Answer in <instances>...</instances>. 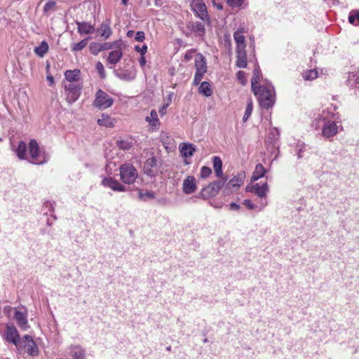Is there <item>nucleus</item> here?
I'll return each instance as SVG.
<instances>
[{
  "label": "nucleus",
  "mask_w": 359,
  "mask_h": 359,
  "mask_svg": "<svg viewBox=\"0 0 359 359\" xmlns=\"http://www.w3.org/2000/svg\"><path fill=\"white\" fill-rule=\"evenodd\" d=\"M258 95L257 99L262 108L268 109L275 102L274 88L271 84L259 86L257 88Z\"/></svg>",
  "instance_id": "f257e3e1"
},
{
  "label": "nucleus",
  "mask_w": 359,
  "mask_h": 359,
  "mask_svg": "<svg viewBox=\"0 0 359 359\" xmlns=\"http://www.w3.org/2000/svg\"><path fill=\"white\" fill-rule=\"evenodd\" d=\"M121 180L126 184H132L138 177L137 169L130 163H126L119 167Z\"/></svg>",
  "instance_id": "f03ea898"
},
{
  "label": "nucleus",
  "mask_w": 359,
  "mask_h": 359,
  "mask_svg": "<svg viewBox=\"0 0 359 359\" xmlns=\"http://www.w3.org/2000/svg\"><path fill=\"white\" fill-rule=\"evenodd\" d=\"M227 177H222L219 180L210 183L207 187L202 189L200 195L204 199L215 196L227 182Z\"/></svg>",
  "instance_id": "7ed1b4c3"
},
{
  "label": "nucleus",
  "mask_w": 359,
  "mask_h": 359,
  "mask_svg": "<svg viewBox=\"0 0 359 359\" xmlns=\"http://www.w3.org/2000/svg\"><path fill=\"white\" fill-rule=\"evenodd\" d=\"M114 103V99L106 92L99 89L95 96L93 106L100 110L110 107Z\"/></svg>",
  "instance_id": "20e7f679"
},
{
  "label": "nucleus",
  "mask_w": 359,
  "mask_h": 359,
  "mask_svg": "<svg viewBox=\"0 0 359 359\" xmlns=\"http://www.w3.org/2000/svg\"><path fill=\"white\" fill-rule=\"evenodd\" d=\"M66 100L72 104L76 102L81 95L82 85L79 83H67L64 84Z\"/></svg>",
  "instance_id": "39448f33"
},
{
  "label": "nucleus",
  "mask_w": 359,
  "mask_h": 359,
  "mask_svg": "<svg viewBox=\"0 0 359 359\" xmlns=\"http://www.w3.org/2000/svg\"><path fill=\"white\" fill-rule=\"evenodd\" d=\"M29 153L32 158L29 161V163L40 165L47 162L44 154H41L39 144L34 139H32L29 143Z\"/></svg>",
  "instance_id": "423d86ee"
},
{
  "label": "nucleus",
  "mask_w": 359,
  "mask_h": 359,
  "mask_svg": "<svg viewBox=\"0 0 359 359\" xmlns=\"http://www.w3.org/2000/svg\"><path fill=\"white\" fill-rule=\"evenodd\" d=\"M4 337L6 341L14 344L17 348L20 346V334L14 325L10 324L6 325Z\"/></svg>",
  "instance_id": "0eeeda50"
},
{
  "label": "nucleus",
  "mask_w": 359,
  "mask_h": 359,
  "mask_svg": "<svg viewBox=\"0 0 359 359\" xmlns=\"http://www.w3.org/2000/svg\"><path fill=\"white\" fill-rule=\"evenodd\" d=\"M20 344H22L26 348L27 353L32 356H36L39 354V348L33 338L28 334L25 335L22 339Z\"/></svg>",
  "instance_id": "6e6552de"
},
{
  "label": "nucleus",
  "mask_w": 359,
  "mask_h": 359,
  "mask_svg": "<svg viewBox=\"0 0 359 359\" xmlns=\"http://www.w3.org/2000/svg\"><path fill=\"white\" fill-rule=\"evenodd\" d=\"M194 11L196 15L201 19L203 22L209 23L208 14L206 9L205 4L202 0H196L192 4Z\"/></svg>",
  "instance_id": "1a4fd4ad"
},
{
  "label": "nucleus",
  "mask_w": 359,
  "mask_h": 359,
  "mask_svg": "<svg viewBox=\"0 0 359 359\" xmlns=\"http://www.w3.org/2000/svg\"><path fill=\"white\" fill-rule=\"evenodd\" d=\"M245 190L247 192L255 194L260 198H266L269 192V186L266 182L261 186L258 183H256L255 184L248 185Z\"/></svg>",
  "instance_id": "9d476101"
},
{
  "label": "nucleus",
  "mask_w": 359,
  "mask_h": 359,
  "mask_svg": "<svg viewBox=\"0 0 359 359\" xmlns=\"http://www.w3.org/2000/svg\"><path fill=\"white\" fill-rule=\"evenodd\" d=\"M14 319L16 320L18 325L22 330H27L29 328L27 320V311L21 312L15 310L14 313Z\"/></svg>",
  "instance_id": "9b49d317"
},
{
  "label": "nucleus",
  "mask_w": 359,
  "mask_h": 359,
  "mask_svg": "<svg viewBox=\"0 0 359 359\" xmlns=\"http://www.w3.org/2000/svg\"><path fill=\"white\" fill-rule=\"evenodd\" d=\"M102 184L104 187H109L114 191L121 192L126 191V187L124 185L111 177H104L102 181Z\"/></svg>",
  "instance_id": "f8f14e48"
},
{
  "label": "nucleus",
  "mask_w": 359,
  "mask_h": 359,
  "mask_svg": "<svg viewBox=\"0 0 359 359\" xmlns=\"http://www.w3.org/2000/svg\"><path fill=\"white\" fill-rule=\"evenodd\" d=\"M338 133V126L334 121H327L325 123L322 134L326 138L334 137Z\"/></svg>",
  "instance_id": "ddd939ff"
},
{
  "label": "nucleus",
  "mask_w": 359,
  "mask_h": 359,
  "mask_svg": "<svg viewBox=\"0 0 359 359\" xmlns=\"http://www.w3.org/2000/svg\"><path fill=\"white\" fill-rule=\"evenodd\" d=\"M157 166V159L155 157L148 158L144 165V171L146 175L150 177L155 176L157 171L154 168Z\"/></svg>",
  "instance_id": "4468645a"
},
{
  "label": "nucleus",
  "mask_w": 359,
  "mask_h": 359,
  "mask_svg": "<svg viewBox=\"0 0 359 359\" xmlns=\"http://www.w3.org/2000/svg\"><path fill=\"white\" fill-rule=\"evenodd\" d=\"M196 189V179L194 176H188L183 182L182 190L186 194H191Z\"/></svg>",
  "instance_id": "2eb2a0df"
},
{
  "label": "nucleus",
  "mask_w": 359,
  "mask_h": 359,
  "mask_svg": "<svg viewBox=\"0 0 359 359\" xmlns=\"http://www.w3.org/2000/svg\"><path fill=\"white\" fill-rule=\"evenodd\" d=\"M121 45V42H120L118 44V46L116 47V50H112L109 53L108 58H107V62L109 64L116 65L122 58L123 52H122L121 48L120 47Z\"/></svg>",
  "instance_id": "dca6fc26"
},
{
  "label": "nucleus",
  "mask_w": 359,
  "mask_h": 359,
  "mask_svg": "<svg viewBox=\"0 0 359 359\" xmlns=\"http://www.w3.org/2000/svg\"><path fill=\"white\" fill-rule=\"evenodd\" d=\"M236 65L238 68H245L248 65L245 48L236 49Z\"/></svg>",
  "instance_id": "f3484780"
},
{
  "label": "nucleus",
  "mask_w": 359,
  "mask_h": 359,
  "mask_svg": "<svg viewBox=\"0 0 359 359\" xmlns=\"http://www.w3.org/2000/svg\"><path fill=\"white\" fill-rule=\"evenodd\" d=\"M245 178V173L241 172L233 177L228 182H226L224 189L230 190L232 187L238 188L243 183Z\"/></svg>",
  "instance_id": "a211bd4d"
},
{
  "label": "nucleus",
  "mask_w": 359,
  "mask_h": 359,
  "mask_svg": "<svg viewBox=\"0 0 359 359\" xmlns=\"http://www.w3.org/2000/svg\"><path fill=\"white\" fill-rule=\"evenodd\" d=\"M243 32V28H238L233 34V38L236 43V49L245 48L246 47Z\"/></svg>",
  "instance_id": "6ab92c4d"
},
{
  "label": "nucleus",
  "mask_w": 359,
  "mask_h": 359,
  "mask_svg": "<svg viewBox=\"0 0 359 359\" xmlns=\"http://www.w3.org/2000/svg\"><path fill=\"white\" fill-rule=\"evenodd\" d=\"M78 32L81 34H92L95 31L93 25L86 22H76Z\"/></svg>",
  "instance_id": "aec40b11"
},
{
  "label": "nucleus",
  "mask_w": 359,
  "mask_h": 359,
  "mask_svg": "<svg viewBox=\"0 0 359 359\" xmlns=\"http://www.w3.org/2000/svg\"><path fill=\"white\" fill-rule=\"evenodd\" d=\"M115 74L118 79L126 81H133L135 78V73L127 69L118 70Z\"/></svg>",
  "instance_id": "412c9836"
},
{
  "label": "nucleus",
  "mask_w": 359,
  "mask_h": 359,
  "mask_svg": "<svg viewBox=\"0 0 359 359\" xmlns=\"http://www.w3.org/2000/svg\"><path fill=\"white\" fill-rule=\"evenodd\" d=\"M196 72L205 74L207 71L206 62L202 54H198L195 60Z\"/></svg>",
  "instance_id": "4be33fe9"
},
{
  "label": "nucleus",
  "mask_w": 359,
  "mask_h": 359,
  "mask_svg": "<svg viewBox=\"0 0 359 359\" xmlns=\"http://www.w3.org/2000/svg\"><path fill=\"white\" fill-rule=\"evenodd\" d=\"M81 72L79 69L67 70L65 72V77L68 83H78Z\"/></svg>",
  "instance_id": "5701e85b"
},
{
  "label": "nucleus",
  "mask_w": 359,
  "mask_h": 359,
  "mask_svg": "<svg viewBox=\"0 0 359 359\" xmlns=\"http://www.w3.org/2000/svg\"><path fill=\"white\" fill-rule=\"evenodd\" d=\"M195 151L196 149L193 144L182 143L180 145V152L186 158L192 156Z\"/></svg>",
  "instance_id": "b1692460"
},
{
  "label": "nucleus",
  "mask_w": 359,
  "mask_h": 359,
  "mask_svg": "<svg viewBox=\"0 0 359 359\" xmlns=\"http://www.w3.org/2000/svg\"><path fill=\"white\" fill-rule=\"evenodd\" d=\"M213 163V168L215 170V173L216 177L222 179V177H226L223 175L222 172V161L219 156H214L212 159Z\"/></svg>",
  "instance_id": "393cba45"
},
{
  "label": "nucleus",
  "mask_w": 359,
  "mask_h": 359,
  "mask_svg": "<svg viewBox=\"0 0 359 359\" xmlns=\"http://www.w3.org/2000/svg\"><path fill=\"white\" fill-rule=\"evenodd\" d=\"M261 76L262 72L260 69L259 67L255 68L253 71V75L251 79L252 90L255 95H258L257 88L259 87V86H257V83Z\"/></svg>",
  "instance_id": "a878e982"
},
{
  "label": "nucleus",
  "mask_w": 359,
  "mask_h": 359,
  "mask_svg": "<svg viewBox=\"0 0 359 359\" xmlns=\"http://www.w3.org/2000/svg\"><path fill=\"white\" fill-rule=\"evenodd\" d=\"M27 147L26 143L24 141H20L18 147L15 150L16 155L19 159H27Z\"/></svg>",
  "instance_id": "bb28decb"
},
{
  "label": "nucleus",
  "mask_w": 359,
  "mask_h": 359,
  "mask_svg": "<svg viewBox=\"0 0 359 359\" xmlns=\"http://www.w3.org/2000/svg\"><path fill=\"white\" fill-rule=\"evenodd\" d=\"M266 170L261 163H258L255 166V169L252 173L251 177V182H255L258 180L259 178L264 176Z\"/></svg>",
  "instance_id": "cd10ccee"
},
{
  "label": "nucleus",
  "mask_w": 359,
  "mask_h": 359,
  "mask_svg": "<svg viewBox=\"0 0 359 359\" xmlns=\"http://www.w3.org/2000/svg\"><path fill=\"white\" fill-rule=\"evenodd\" d=\"M114 121L109 116L102 114L101 117L97 119V123L101 126L112 128L114 126Z\"/></svg>",
  "instance_id": "c85d7f7f"
},
{
  "label": "nucleus",
  "mask_w": 359,
  "mask_h": 359,
  "mask_svg": "<svg viewBox=\"0 0 359 359\" xmlns=\"http://www.w3.org/2000/svg\"><path fill=\"white\" fill-rule=\"evenodd\" d=\"M49 46L46 41L41 42L39 46L34 48V53L40 57H43L48 51Z\"/></svg>",
  "instance_id": "c756f323"
},
{
  "label": "nucleus",
  "mask_w": 359,
  "mask_h": 359,
  "mask_svg": "<svg viewBox=\"0 0 359 359\" xmlns=\"http://www.w3.org/2000/svg\"><path fill=\"white\" fill-rule=\"evenodd\" d=\"M98 31L100 32V36H103L105 39H108L112 34L109 22H103L98 29Z\"/></svg>",
  "instance_id": "7c9ffc66"
},
{
  "label": "nucleus",
  "mask_w": 359,
  "mask_h": 359,
  "mask_svg": "<svg viewBox=\"0 0 359 359\" xmlns=\"http://www.w3.org/2000/svg\"><path fill=\"white\" fill-rule=\"evenodd\" d=\"M198 91L199 93L205 95V97H210L212 94L210 84L207 81H203L201 83Z\"/></svg>",
  "instance_id": "2f4dec72"
},
{
  "label": "nucleus",
  "mask_w": 359,
  "mask_h": 359,
  "mask_svg": "<svg viewBox=\"0 0 359 359\" xmlns=\"http://www.w3.org/2000/svg\"><path fill=\"white\" fill-rule=\"evenodd\" d=\"M189 27H191V29L194 32L199 33L200 35L203 34L205 32V25L204 23L201 22H190Z\"/></svg>",
  "instance_id": "473e14b6"
},
{
  "label": "nucleus",
  "mask_w": 359,
  "mask_h": 359,
  "mask_svg": "<svg viewBox=\"0 0 359 359\" xmlns=\"http://www.w3.org/2000/svg\"><path fill=\"white\" fill-rule=\"evenodd\" d=\"M151 126L156 127L158 123V118L156 111L153 109L150 112V115L145 118Z\"/></svg>",
  "instance_id": "72a5a7b5"
},
{
  "label": "nucleus",
  "mask_w": 359,
  "mask_h": 359,
  "mask_svg": "<svg viewBox=\"0 0 359 359\" xmlns=\"http://www.w3.org/2000/svg\"><path fill=\"white\" fill-rule=\"evenodd\" d=\"M155 198V194L153 191H147L146 192H143L142 190H138V198L142 201H147L149 199H154Z\"/></svg>",
  "instance_id": "f704fd0d"
},
{
  "label": "nucleus",
  "mask_w": 359,
  "mask_h": 359,
  "mask_svg": "<svg viewBox=\"0 0 359 359\" xmlns=\"http://www.w3.org/2000/svg\"><path fill=\"white\" fill-rule=\"evenodd\" d=\"M90 37L86 38L79 43H74L72 45V51H80L82 50L88 44V40Z\"/></svg>",
  "instance_id": "c9c22d12"
},
{
  "label": "nucleus",
  "mask_w": 359,
  "mask_h": 359,
  "mask_svg": "<svg viewBox=\"0 0 359 359\" xmlns=\"http://www.w3.org/2000/svg\"><path fill=\"white\" fill-rule=\"evenodd\" d=\"M74 359H85V351L79 346H76L73 350Z\"/></svg>",
  "instance_id": "e433bc0d"
},
{
  "label": "nucleus",
  "mask_w": 359,
  "mask_h": 359,
  "mask_svg": "<svg viewBox=\"0 0 359 359\" xmlns=\"http://www.w3.org/2000/svg\"><path fill=\"white\" fill-rule=\"evenodd\" d=\"M318 73L316 69H310L303 73V77L305 80L311 81L318 77Z\"/></svg>",
  "instance_id": "4c0bfd02"
},
{
  "label": "nucleus",
  "mask_w": 359,
  "mask_h": 359,
  "mask_svg": "<svg viewBox=\"0 0 359 359\" xmlns=\"http://www.w3.org/2000/svg\"><path fill=\"white\" fill-rule=\"evenodd\" d=\"M121 42V41H116L114 42H105L103 43H100V50L101 51L105 50H110L112 49L116 46H118V44Z\"/></svg>",
  "instance_id": "58836bf2"
},
{
  "label": "nucleus",
  "mask_w": 359,
  "mask_h": 359,
  "mask_svg": "<svg viewBox=\"0 0 359 359\" xmlns=\"http://www.w3.org/2000/svg\"><path fill=\"white\" fill-rule=\"evenodd\" d=\"M116 146L123 150H128L132 147V142L128 140H117Z\"/></svg>",
  "instance_id": "ea45409f"
},
{
  "label": "nucleus",
  "mask_w": 359,
  "mask_h": 359,
  "mask_svg": "<svg viewBox=\"0 0 359 359\" xmlns=\"http://www.w3.org/2000/svg\"><path fill=\"white\" fill-rule=\"evenodd\" d=\"M348 21L353 25H359V11H352L348 16Z\"/></svg>",
  "instance_id": "a19ab883"
},
{
  "label": "nucleus",
  "mask_w": 359,
  "mask_h": 359,
  "mask_svg": "<svg viewBox=\"0 0 359 359\" xmlns=\"http://www.w3.org/2000/svg\"><path fill=\"white\" fill-rule=\"evenodd\" d=\"M252 109H253L252 102V100H250L247 104L245 114L243 116V121H246L249 118V117L251 116L252 112Z\"/></svg>",
  "instance_id": "79ce46f5"
},
{
  "label": "nucleus",
  "mask_w": 359,
  "mask_h": 359,
  "mask_svg": "<svg viewBox=\"0 0 359 359\" xmlns=\"http://www.w3.org/2000/svg\"><path fill=\"white\" fill-rule=\"evenodd\" d=\"M100 46V43H97V42L90 43V44L89 46L90 53L94 55H97L100 52H101Z\"/></svg>",
  "instance_id": "37998d69"
},
{
  "label": "nucleus",
  "mask_w": 359,
  "mask_h": 359,
  "mask_svg": "<svg viewBox=\"0 0 359 359\" xmlns=\"http://www.w3.org/2000/svg\"><path fill=\"white\" fill-rule=\"evenodd\" d=\"M212 173V170L209 167H207V166H203L201 169V173H200V175H201V178H207Z\"/></svg>",
  "instance_id": "c03bdc74"
},
{
  "label": "nucleus",
  "mask_w": 359,
  "mask_h": 359,
  "mask_svg": "<svg viewBox=\"0 0 359 359\" xmlns=\"http://www.w3.org/2000/svg\"><path fill=\"white\" fill-rule=\"evenodd\" d=\"M55 2L52 1V0H50L48 1H47L44 6H43V11L45 14H48V13L53 10V8L55 7Z\"/></svg>",
  "instance_id": "a18cd8bd"
},
{
  "label": "nucleus",
  "mask_w": 359,
  "mask_h": 359,
  "mask_svg": "<svg viewBox=\"0 0 359 359\" xmlns=\"http://www.w3.org/2000/svg\"><path fill=\"white\" fill-rule=\"evenodd\" d=\"M96 69L98 72L100 76L102 79H104L106 77L105 70L103 65L100 62H97L96 64Z\"/></svg>",
  "instance_id": "49530a36"
},
{
  "label": "nucleus",
  "mask_w": 359,
  "mask_h": 359,
  "mask_svg": "<svg viewBox=\"0 0 359 359\" xmlns=\"http://www.w3.org/2000/svg\"><path fill=\"white\" fill-rule=\"evenodd\" d=\"M226 3L228 4V5L233 8L240 7L244 1V0H226Z\"/></svg>",
  "instance_id": "de8ad7c7"
},
{
  "label": "nucleus",
  "mask_w": 359,
  "mask_h": 359,
  "mask_svg": "<svg viewBox=\"0 0 359 359\" xmlns=\"http://www.w3.org/2000/svg\"><path fill=\"white\" fill-rule=\"evenodd\" d=\"M237 79L240 81L242 85H245L246 79L245 73L243 71H238L236 74Z\"/></svg>",
  "instance_id": "09e8293b"
},
{
  "label": "nucleus",
  "mask_w": 359,
  "mask_h": 359,
  "mask_svg": "<svg viewBox=\"0 0 359 359\" xmlns=\"http://www.w3.org/2000/svg\"><path fill=\"white\" fill-rule=\"evenodd\" d=\"M204 74H205L196 72L195 75H194V82H193L194 85H195V86L198 85L200 83V82L201 81L202 78Z\"/></svg>",
  "instance_id": "8fccbe9b"
},
{
  "label": "nucleus",
  "mask_w": 359,
  "mask_h": 359,
  "mask_svg": "<svg viewBox=\"0 0 359 359\" xmlns=\"http://www.w3.org/2000/svg\"><path fill=\"white\" fill-rule=\"evenodd\" d=\"M271 135L273 136V138H271V142L275 143L276 141L278 140V137L279 136V131L276 128H273L271 130Z\"/></svg>",
  "instance_id": "3c124183"
},
{
  "label": "nucleus",
  "mask_w": 359,
  "mask_h": 359,
  "mask_svg": "<svg viewBox=\"0 0 359 359\" xmlns=\"http://www.w3.org/2000/svg\"><path fill=\"white\" fill-rule=\"evenodd\" d=\"M145 39V35H144V32H142V31H138L136 34H135V39L137 41H140V42H142Z\"/></svg>",
  "instance_id": "603ef678"
},
{
  "label": "nucleus",
  "mask_w": 359,
  "mask_h": 359,
  "mask_svg": "<svg viewBox=\"0 0 359 359\" xmlns=\"http://www.w3.org/2000/svg\"><path fill=\"white\" fill-rule=\"evenodd\" d=\"M135 49L140 52L142 55H144L147 51V46L146 45H143L142 47L140 48L139 46H136Z\"/></svg>",
  "instance_id": "864d4df0"
},
{
  "label": "nucleus",
  "mask_w": 359,
  "mask_h": 359,
  "mask_svg": "<svg viewBox=\"0 0 359 359\" xmlns=\"http://www.w3.org/2000/svg\"><path fill=\"white\" fill-rule=\"evenodd\" d=\"M243 205H245L249 210H253L255 208V205L252 203L250 199L244 200Z\"/></svg>",
  "instance_id": "5fc2aeb1"
},
{
  "label": "nucleus",
  "mask_w": 359,
  "mask_h": 359,
  "mask_svg": "<svg viewBox=\"0 0 359 359\" xmlns=\"http://www.w3.org/2000/svg\"><path fill=\"white\" fill-rule=\"evenodd\" d=\"M230 209L232 210H238L240 209V205L236 203H231L229 204Z\"/></svg>",
  "instance_id": "6e6d98bb"
},
{
  "label": "nucleus",
  "mask_w": 359,
  "mask_h": 359,
  "mask_svg": "<svg viewBox=\"0 0 359 359\" xmlns=\"http://www.w3.org/2000/svg\"><path fill=\"white\" fill-rule=\"evenodd\" d=\"M168 104H164L163 106H162L160 109H159V114L161 115V116H163L165 113V110H166V108L168 107Z\"/></svg>",
  "instance_id": "4d7b16f0"
},
{
  "label": "nucleus",
  "mask_w": 359,
  "mask_h": 359,
  "mask_svg": "<svg viewBox=\"0 0 359 359\" xmlns=\"http://www.w3.org/2000/svg\"><path fill=\"white\" fill-rule=\"evenodd\" d=\"M46 79H47V81L49 82V86H53V83H54V78H53V76H51V75H48V76H46Z\"/></svg>",
  "instance_id": "13d9d810"
},
{
  "label": "nucleus",
  "mask_w": 359,
  "mask_h": 359,
  "mask_svg": "<svg viewBox=\"0 0 359 359\" xmlns=\"http://www.w3.org/2000/svg\"><path fill=\"white\" fill-rule=\"evenodd\" d=\"M140 65L142 67H143L146 65V59L144 55H142L140 60H139Z\"/></svg>",
  "instance_id": "bf43d9fd"
},
{
  "label": "nucleus",
  "mask_w": 359,
  "mask_h": 359,
  "mask_svg": "<svg viewBox=\"0 0 359 359\" xmlns=\"http://www.w3.org/2000/svg\"><path fill=\"white\" fill-rule=\"evenodd\" d=\"M215 1H216V0H212V2H213V4H214V5H215V6H217V9H219V10H222V9H223V6H222V5H221V4H216V2H215Z\"/></svg>",
  "instance_id": "052dcab7"
},
{
  "label": "nucleus",
  "mask_w": 359,
  "mask_h": 359,
  "mask_svg": "<svg viewBox=\"0 0 359 359\" xmlns=\"http://www.w3.org/2000/svg\"><path fill=\"white\" fill-rule=\"evenodd\" d=\"M354 84H355V88H359V76L355 78V81H354Z\"/></svg>",
  "instance_id": "680f3d73"
},
{
  "label": "nucleus",
  "mask_w": 359,
  "mask_h": 359,
  "mask_svg": "<svg viewBox=\"0 0 359 359\" xmlns=\"http://www.w3.org/2000/svg\"><path fill=\"white\" fill-rule=\"evenodd\" d=\"M134 33H135V32H134V31L130 30V31H128V33H127V36H128V37H131V36H133V35L134 34Z\"/></svg>",
  "instance_id": "e2e57ef3"
},
{
  "label": "nucleus",
  "mask_w": 359,
  "mask_h": 359,
  "mask_svg": "<svg viewBox=\"0 0 359 359\" xmlns=\"http://www.w3.org/2000/svg\"><path fill=\"white\" fill-rule=\"evenodd\" d=\"M267 205V202L265 201L264 203L262 201V208L260 210H262L266 205Z\"/></svg>",
  "instance_id": "0e129e2a"
},
{
  "label": "nucleus",
  "mask_w": 359,
  "mask_h": 359,
  "mask_svg": "<svg viewBox=\"0 0 359 359\" xmlns=\"http://www.w3.org/2000/svg\"><path fill=\"white\" fill-rule=\"evenodd\" d=\"M191 55L189 54V53H187L185 55H184V57L186 60H189L191 58Z\"/></svg>",
  "instance_id": "69168bd1"
},
{
  "label": "nucleus",
  "mask_w": 359,
  "mask_h": 359,
  "mask_svg": "<svg viewBox=\"0 0 359 359\" xmlns=\"http://www.w3.org/2000/svg\"><path fill=\"white\" fill-rule=\"evenodd\" d=\"M302 151V149H299V153L297 154V157L298 158H302V155H301V152Z\"/></svg>",
  "instance_id": "338daca9"
},
{
  "label": "nucleus",
  "mask_w": 359,
  "mask_h": 359,
  "mask_svg": "<svg viewBox=\"0 0 359 359\" xmlns=\"http://www.w3.org/2000/svg\"><path fill=\"white\" fill-rule=\"evenodd\" d=\"M123 5H127L128 0H121Z\"/></svg>",
  "instance_id": "774afa93"
}]
</instances>
